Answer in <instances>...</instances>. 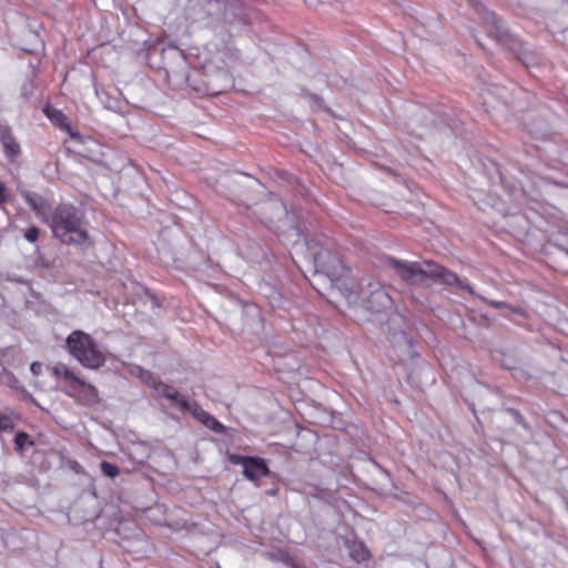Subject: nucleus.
Returning a JSON list of instances; mask_svg holds the SVG:
<instances>
[{"instance_id":"nucleus-1","label":"nucleus","mask_w":568,"mask_h":568,"mask_svg":"<svg viewBox=\"0 0 568 568\" xmlns=\"http://www.w3.org/2000/svg\"><path fill=\"white\" fill-rule=\"evenodd\" d=\"M386 265L394 268L396 274L412 286H429L432 280H438L446 285H456L474 294L471 286L460 281L456 273L432 261H423L419 263L387 257Z\"/></svg>"},{"instance_id":"nucleus-2","label":"nucleus","mask_w":568,"mask_h":568,"mask_svg":"<svg viewBox=\"0 0 568 568\" xmlns=\"http://www.w3.org/2000/svg\"><path fill=\"white\" fill-rule=\"evenodd\" d=\"M53 236L64 244L89 246L92 244L88 233L84 213L69 203H61L55 206L51 214L45 217Z\"/></svg>"},{"instance_id":"nucleus-3","label":"nucleus","mask_w":568,"mask_h":568,"mask_svg":"<svg viewBox=\"0 0 568 568\" xmlns=\"http://www.w3.org/2000/svg\"><path fill=\"white\" fill-rule=\"evenodd\" d=\"M480 9L483 11V23L490 38H494L497 43L511 51L516 59L525 67H532L539 63L537 53L526 43L516 39L495 12L487 10L484 6H480Z\"/></svg>"},{"instance_id":"nucleus-4","label":"nucleus","mask_w":568,"mask_h":568,"mask_svg":"<svg viewBox=\"0 0 568 568\" xmlns=\"http://www.w3.org/2000/svg\"><path fill=\"white\" fill-rule=\"evenodd\" d=\"M69 353L85 368L98 369L105 364V355L98 343L82 331H73L65 339Z\"/></svg>"},{"instance_id":"nucleus-5","label":"nucleus","mask_w":568,"mask_h":568,"mask_svg":"<svg viewBox=\"0 0 568 568\" xmlns=\"http://www.w3.org/2000/svg\"><path fill=\"white\" fill-rule=\"evenodd\" d=\"M348 291L347 296L353 294L358 295L363 301L366 302V306L372 312H383L392 307L393 300L386 292L385 287L379 283L369 278L362 280L359 283V291L354 288H346Z\"/></svg>"},{"instance_id":"nucleus-6","label":"nucleus","mask_w":568,"mask_h":568,"mask_svg":"<svg viewBox=\"0 0 568 568\" xmlns=\"http://www.w3.org/2000/svg\"><path fill=\"white\" fill-rule=\"evenodd\" d=\"M314 265L315 272L326 275L332 284H337L345 272L339 256L327 248H320L314 253Z\"/></svg>"},{"instance_id":"nucleus-7","label":"nucleus","mask_w":568,"mask_h":568,"mask_svg":"<svg viewBox=\"0 0 568 568\" xmlns=\"http://www.w3.org/2000/svg\"><path fill=\"white\" fill-rule=\"evenodd\" d=\"M0 143L9 162H16L21 155V146L10 125L0 123Z\"/></svg>"},{"instance_id":"nucleus-8","label":"nucleus","mask_w":568,"mask_h":568,"mask_svg":"<svg viewBox=\"0 0 568 568\" xmlns=\"http://www.w3.org/2000/svg\"><path fill=\"white\" fill-rule=\"evenodd\" d=\"M184 412H190L205 427L216 433L223 430V425L206 410H204L196 402H190L189 407Z\"/></svg>"},{"instance_id":"nucleus-9","label":"nucleus","mask_w":568,"mask_h":568,"mask_svg":"<svg viewBox=\"0 0 568 568\" xmlns=\"http://www.w3.org/2000/svg\"><path fill=\"white\" fill-rule=\"evenodd\" d=\"M268 471L265 460L260 457H248L243 467L244 476L251 481H256L262 477L267 476Z\"/></svg>"},{"instance_id":"nucleus-10","label":"nucleus","mask_w":568,"mask_h":568,"mask_svg":"<svg viewBox=\"0 0 568 568\" xmlns=\"http://www.w3.org/2000/svg\"><path fill=\"white\" fill-rule=\"evenodd\" d=\"M154 388L159 396L174 402L180 410L184 412L189 407L190 402L184 396H181L173 386L159 382L154 385Z\"/></svg>"},{"instance_id":"nucleus-11","label":"nucleus","mask_w":568,"mask_h":568,"mask_svg":"<svg viewBox=\"0 0 568 568\" xmlns=\"http://www.w3.org/2000/svg\"><path fill=\"white\" fill-rule=\"evenodd\" d=\"M75 385H80L81 389L78 393V400L83 405H95L99 403V392L98 389L90 383H87L80 378V382H77Z\"/></svg>"},{"instance_id":"nucleus-12","label":"nucleus","mask_w":568,"mask_h":568,"mask_svg":"<svg viewBox=\"0 0 568 568\" xmlns=\"http://www.w3.org/2000/svg\"><path fill=\"white\" fill-rule=\"evenodd\" d=\"M21 195L28 205H30V207L33 210V212L45 222V217L49 215H47L45 212L44 199L41 195L29 191H23Z\"/></svg>"},{"instance_id":"nucleus-13","label":"nucleus","mask_w":568,"mask_h":568,"mask_svg":"<svg viewBox=\"0 0 568 568\" xmlns=\"http://www.w3.org/2000/svg\"><path fill=\"white\" fill-rule=\"evenodd\" d=\"M43 112L55 126L64 131L71 130L70 122L61 110H58L51 105H45Z\"/></svg>"},{"instance_id":"nucleus-14","label":"nucleus","mask_w":568,"mask_h":568,"mask_svg":"<svg viewBox=\"0 0 568 568\" xmlns=\"http://www.w3.org/2000/svg\"><path fill=\"white\" fill-rule=\"evenodd\" d=\"M52 375L57 378H63L68 383H73L74 385L77 382H80V377L64 364H58L52 367Z\"/></svg>"},{"instance_id":"nucleus-15","label":"nucleus","mask_w":568,"mask_h":568,"mask_svg":"<svg viewBox=\"0 0 568 568\" xmlns=\"http://www.w3.org/2000/svg\"><path fill=\"white\" fill-rule=\"evenodd\" d=\"M16 449L22 453L27 446H32L33 442L29 438V435L24 432L17 433L14 437Z\"/></svg>"},{"instance_id":"nucleus-16","label":"nucleus","mask_w":568,"mask_h":568,"mask_svg":"<svg viewBox=\"0 0 568 568\" xmlns=\"http://www.w3.org/2000/svg\"><path fill=\"white\" fill-rule=\"evenodd\" d=\"M351 557L355 561L362 562L368 558V551L363 545H354V547L351 549Z\"/></svg>"},{"instance_id":"nucleus-17","label":"nucleus","mask_w":568,"mask_h":568,"mask_svg":"<svg viewBox=\"0 0 568 568\" xmlns=\"http://www.w3.org/2000/svg\"><path fill=\"white\" fill-rule=\"evenodd\" d=\"M100 469L104 476L110 478L116 477L120 473L118 466L105 460L101 462Z\"/></svg>"},{"instance_id":"nucleus-18","label":"nucleus","mask_w":568,"mask_h":568,"mask_svg":"<svg viewBox=\"0 0 568 568\" xmlns=\"http://www.w3.org/2000/svg\"><path fill=\"white\" fill-rule=\"evenodd\" d=\"M95 93L106 109H109V110L115 109L116 101L113 100L104 90L95 89Z\"/></svg>"},{"instance_id":"nucleus-19","label":"nucleus","mask_w":568,"mask_h":568,"mask_svg":"<svg viewBox=\"0 0 568 568\" xmlns=\"http://www.w3.org/2000/svg\"><path fill=\"white\" fill-rule=\"evenodd\" d=\"M14 428V423L12 418L8 415L0 414V433L1 432H9Z\"/></svg>"},{"instance_id":"nucleus-20","label":"nucleus","mask_w":568,"mask_h":568,"mask_svg":"<svg viewBox=\"0 0 568 568\" xmlns=\"http://www.w3.org/2000/svg\"><path fill=\"white\" fill-rule=\"evenodd\" d=\"M23 236L28 242L36 243L39 237V229L32 225L24 231Z\"/></svg>"},{"instance_id":"nucleus-21","label":"nucleus","mask_w":568,"mask_h":568,"mask_svg":"<svg viewBox=\"0 0 568 568\" xmlns=\"http://www.w3.org/2000/svg\"><path fill=\"white\" fill-rule=\"evenodd\" d=\"M81 387L80 385H74L73 383H69V387L68 389L64 390V393L70 396V397H73L78 400V393L80 392Z\"/></svg>"},{"instance_id":"nucleus-22","label":"nucleus","mask_w":568,"mask_h":568,"mask_svg":"<svg viewBox=\"0 0 568 568\" xmlns=\"http://www.w3.org/2000/svg\"><path fill=\"white\" fill-rule=\"evenodd\" d=\"M1 379L3 383L9 385L10 387H14L16 384L18 383L17 378L11 373H8V372H4Z\"/></svg>"},{"instance_id":"nucleus-23","label":"nucleus","mask_w":568,"mask_h":568,"mask_svg":"<svg viewBox=\"0 0 568 568\" xmlns=\"http://www.w3.org/2000/svg\"><path fill=\"white\" fill-rule=\"evenodd\" d=\"M483 301H485L488 305L495 307V308H506V307H509L508 304L506 302H501V301H494V300H486V298H483Z\"/></svg>"},{"instance_id":"nucleus-24","label":"nucleus","mask_w":568,"mask_h":568,"mask_svg":"<svg viewBox=\"0 0 568 568\" xmlns=\"http://www.w3.org/2000/svg\"><path fill=\"white\" fill-rule=\"evenodd\" d=\"M231 462L233 464H241L243 467L245 465V463L247 462L248 457H245V456H240V455H232L230 457Z\"/></svg>"},{"instance_id":"nucleus-25","label":"nucleus","mask_w":568,"mask_h":568,"mask_svg":"<svg viewBox=\"0 0 568 568\" xmlns=\"http://www.w3.org/2000/svg\"><path fill=\"white\" fill-rule=\"evenodd\" d=\"M30 371L36 376L40 375L42 373V364L39 362H33L30 365Z\"/></svg>"},{"instance_id":"nucleus-26","label":"nucleus","mask_w":568,"mask_h":568,"mask_svg":"<svg viewBox=\"0 0 568 568\" xmlns=\"http://www.w3.org/2000/svg\"><path fill=\"white\" fill-rule=\"evenodd\" d=\"M7 201V190L2 182H0V204Z\"/></svg>"},{"instance_id":"nucleus-27","label":"nucleus","mask_w":568,"mask_h":568,"mask_svg":"<svg viewBox=\"0 0 568 568\" xmlns=\"http://www.w3.org/2000/svg\"><path fill=\"white\" fill-rule=\"evenodd\" d=\"M270 205L276 207L281 213H285L286 211L285 206L282 203L274 202L271 203Z\"/></svg>"}]
</instances>
